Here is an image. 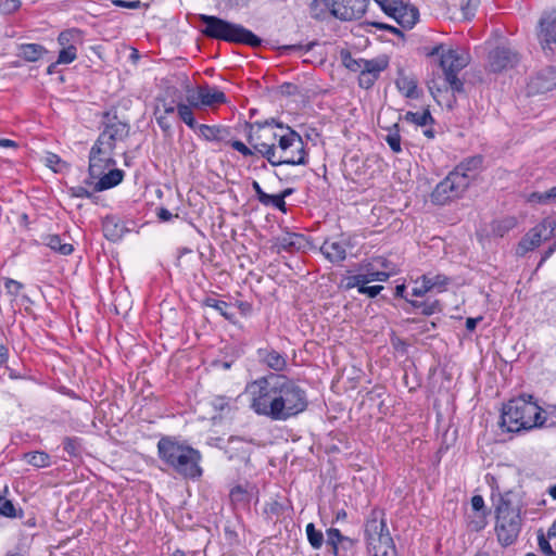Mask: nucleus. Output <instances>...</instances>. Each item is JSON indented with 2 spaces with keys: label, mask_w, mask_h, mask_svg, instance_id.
<instances>
[{
  "label": "nucleus",
  "mask_w": 556,
  "mask_h": 556,
  "mask_svg": "<svg viewBox=\"0 0 556 556\" xmlns=\"http://www.w3.org/2000/svg\"><path fill=\"white\" fill-rule=\"evenodd\" d=\"M245 392L250 408L274 421L289 420L308 407L306 390L286 375L270 372L260 377L247 384Z\"/></svg>",
  "instance_id": "1"
},
{
  "label": "nucleus",
  "mask_w": 556,
  "mask_h": 556,
  "mask_svg": "<svg viewBox=\"0 0 556 556\" xmlns=\"http://www.w3.org/2000/svg\"><path fill=\"white\" fill-rule=\"evenodd\" d=\"M555 425L547 424L545 412L533 401L532 395H521L503 405L500 421L503 431L519 433Z\"/></svg>",
  "instance_id": "2"
},
{
  "label": "nucleus",
  "mask_w": 556,
  "mask_h": 556,
  "mask_svg": "<svg viewBox=\"0 0 556 556\" xmlns=\"http://www.w3.org/2000/svg\"><path fill=\"white\" fill-rule=\"evenodd\" d=\"M160 460L175 473L189 480H199L203 475L199 450L179 442L175 437L164 435L157 442Z\"/></svg>",
  "instance_id": "3"
},
{
  "label": "nucleus",
  "mask_w": 556,
  "mask_h": 556,
  "mask_svg": "<svg viewBox=\"0 0 556 556\" xmlns=\"http://www.w3.org/2000/svg\"><path fill=\"white\" fill-rule=\"evenodd\" d=\"M201 34L210 39L257 48L262 39L241 24H236L215 15L200 14Z\"/></svg>",
  "instance_id": "4"
},
{
  "label": "nucleus",
  "mask_w": 556,
  "mask_h": 556,
  "mask_svg": "<svg viewBox=\"0 0 556 556\" xmlns=\"http://www.w3.org/2000/svg\"><path fill=\"white\" fill-rule=\"evenodd\" d=\"M513 492L498 493L492 500L495 506V532L502 546H509L517 540L521 530L520 507L513 502Z\"/></svg>",
  "instance_id": "5"
},
{
  "label": "nucleus",
  "mask_w": 556,
  "mask_h": 556,
  "mask_svg": "<svg viewBox=\"0 0 556 556\" xmlns=\"http://www.w3.org/2000/svg\"><path fill=\"white\" fill-rule=\"evenodd\" d=\"M276 128L279 129V134L275 147V163L270 165H306L307 152L300 134L282 123H276Z\"/></svg>",
  "instance_id": "6"
},
{
  "label": "nucleus",
  "mask_w": 556,
  "mask_h": 556,
  "mask_svg": "<svg viewBox=\"0 0 556 556\" xmlns=\"http://www.w3.org/2000/svg\"><path fill=\"white\" fill-rule=\"evenodd\" d=\"M369 0H313L309 13L314 20L323 21L329 13L340 21L361 18L368 7Z\"/></svg>",
  "instance_id": "7"
},
{
  "label": "nucleus",
  "mask_w": 556,
  "mask_h": 556,
  "mask_svg": "<svg viewBox=\"0 0 556 556\" xmlns=\"http://www.w3.org/2000/svg\"><path fill=\"white\" fill-rule=\"evenodd\" d=\"M276 119L270 118L264 122L245 123L247 141L254 151L265 157L269 164H274L275 147L279 129L276 127Z\"/></svg>",
  "instance_id": "8"
},
{
  "label": "nucleus",
  "mask_w": 556,
  "mask_h": 556,
  "mask_svg": "<svg viewBox=\"0 0 556 556\" xmlns=\"http://www.w3.org/2000/svg\"><path fill=\"white\" fill-rule=\"evenodd\" d=\"M469 62V54L463 50L448 49L441 54L440 66L443 71L444 81L454 96L465 93V84L464 80L458 77V74Z\"/></svg>",
  "instance_id": "9"
},
{
  "label": "nucleus",
  "mask_w": 556,
  "mask_h": 556,
  "mask_svg": "<svg viewBox=\"0 0 556 556\" xmlns=\"http://www.w3.org/2000/svg\"><path fill=\"white\" fill-rule=\"evenodd\" d=\"M469 187V180L457 172H451L442 181H440L431 193V201L437 205L458 199Z\"/></svg>",
  "instance_id": "10"
},
{
  "label": "nucleus",
  "mask_w": 556,
  "mask_h": 556,
  "mask_svg": "<svg viewBox=\"0 0 556 556\" xmlns=\"http://www.w3.org/2000/svg\"><path fill=\"white\" fill-rule=\"evenodd\" d=\"M103 119V129L96 142L113 152L118 142L125 141L129 137L130 126L118 119L116 114L111 115L109 112L104 113Z\"/></svg>",
  "instance_id": "11"
},
{
  "label": "nucleus",
  "mask_w": 556,
  "mask_h": 556,
  "mask_svg": "<svg viewBox=\"0 0 556 556\" xmlns=\"http://www.w3.org/2000/svg\"><path fill=\"white\" fill-rule=\"evenodd\" d=\"M555 229L556 222L552 217L544 218L521 238L516 248V254L525 256L528 252L533 251L541 242L553 238Z\"/></svg>",
  "instance_id": "12"
},
{
  "label": "nucleus",
  "mask_w": 556,
  "mask_h": 556,
  "mask_svg": "<svg viewBox=\"0 0 556 556\" xmlns=\"http://www.w3.org/2000/svg\"><path fill=\"white\" fill-rule=\"evenodd\" d=\"M186 91L187 102L193 105L194 109L202 106L212 108L227 102V97L222 90L207 84L198 86L197 90L187 85Z\"/></svg>",
  "instance_id": "13"
},
{
  "label": "nucleus",
  "mask_w": 556,
  "mask_h": 556,
  "mask_svg": "<svg viewBox=\"0 0 556 556\" xmlns=\"http://www.w3.org/2000/svg\"><path fill=\"white\" fill-rule=\"evenodd\" d=\"M539 42L548 58L556 55V10L544 13L539 22Z\"/></svg>",
  "instance_id": "14"
},
{
  "label": "nucleus",
  "mask_w": 556,
  "mask_h": 556,
  "mask_svg": "<svg viewBox=\"0 0 556 556\" xmlns=\"http://www.w3.org/2000/svg\"><path fill=\"white\" fill-rule=\"evenodd\" d=\"M381 10L404 28H412L419 18L418 9L403 0H391L384 5L382 4Z\"/></svg>",
  "instance_id": "15"
},
{
  "label": "nucleus",
  "mask_w": 556,
  "mask_h": 556,
  "mask_svg": "<svg viewBox=\"0 0 556 556\" xmlns=\"http://www.w3.org/2000/svg\"><path fill=\"white\" fill-rule=\"evenodd\" d=\"M520 61L519 54L507 47H496L489 52L488 68L492 73H502L514 68Z\"/></svg>",
  "instance_id": "16"
},
{
  "label": "nucleus",
  "mask_w": 556,
  "mask_h": 556,
  "mask_svg": "<svg viewBox=\"0 0 556 556\" xmlns=\"http://www.w3.org/2000/svg\"><path fill=\"white\" fill-rule=\"evenodd\" d=\"M115 165L116 161L113 157V152L108 151L105 148L94 142L89 152V178L94 179L101 176L105 169H109Z\"/></svg>",
  "instance_id": "17"
},
{
  "label": "nucleus",
  "mask_w": 556,
  "mask_h": 556,
  "mask_svg": "<svg viewBox=\"0 0 556 556\" xmlns=\"http://www.w3.org/2000/svg\"><path fill=\"white\" fill-rule=\"evenodd\" d=\"M349 248H352L351 239L340 235L326 239L320 247V252L331 263H340L346 258Z\"/></svg>",
  "instance_id": "18"
},
{
  "label": "nucleus",
  "mask_w": 556,
  "mask_h": 556,
  "mask_svg": "<svg viewBox=\"0 0 556 556\" xmlns=\"http://www.w3.org/2000/svg\"><path fill=\"white\" fill-rule=\"evenodd\" d=\"M365 541L370 556H397L390 531L366 538Z\"/></svg>",
  "instance_id": "19"
},
{
  "label": "nucleus",
  "mask_w": 556,
  "mask_h": 556,
  "mask_svg": "<svg viewBox=\"0 0 556 556\" xmlns=\"http://www.w3.org/2000/svg\"><path fill=\"white\" fill-rule=\"evenodd\" d=\"M224 451L228 459L247 464L252 453L251 442L239 437H230Z\"/></svg>",
  "instance_id": "20"
},
{
  "label": "nucleus",
  "mask_w": 556,
  "mask_h": 556,
  "mask_svg": "<svg viewBox=\"0 0 556 556\" xmlns=\"http://www.w3.org/2000/svg\"><path fill=\"white\" fill-rule=\"evenodd\" d=\"M256 356L262 365L276 372H281L287 368V355L270 346L257 349Z\"/></svg>",
  "instance_id": "21"
},
{
  "label": "nucleus",
  "mask_w": 556,
  "mask_h": 556,
  "mask_svg": "<svg viewBox=\"0 0 556 556\" xmlns=\"http://www.w3.org/2000/svg\"><path fill=\"white\" fill-rule=\"evenodd\" d=\"M389 531L387 526L386 513L380 508H372L365 521V539L379 535Z\"/></svg>",
  "instance_id": "22"
},
{
  "label": "nucleus",
  "mask_w": 556,
  "mask_h": 556,
  "mask_svg": "<svg viewBox=\"0 0 556 556\" xmlns=\"http://www.w3.org/2000/svg\"><path fill=\"white\" fill-rule=\"evenodd\" d=\"M125 173L118 168H111L108 173H103L97 177L99 180L93 184L92 179L88 178L85 180L87 186L93 185V191H103L119 185L124 179Z\"/></svg>",
  "instance_id": "23"
},
{
  "label": "nucleus",
  "mask_w": 556,
  "mask_h": 556,
  "mask_svg": "<svg viewBox=\"0 0 556 556\" xmlns=\"http://www.w3.org/2000/svg\"><path fill=\"white\" fill-rule=\"evenodd\" d=\"M531 86L536 92H547L556 88V66H546L539 71Z\"/></svg>",
  "instance_id": "24"
},
{
  "label": "nucleus",
  "mask_w": 556,
  "mask_h": 556,
  "mask_svg": "<svg viewBox=\"0 0 556 556\" xmlns=\"http://www.w3.org/2000/svg\"><path fill=\"white\" fill-rule=\"evenodd\" d=\"M199 135L206 141H215V142H228V138L231 137V130L229 127L222 125H205L200 124L198 129L195 130Z\"/></svg>",
  "instance_id": "25"
},
{
  "label": "nucleus",
  "mask_w": 556,
  "mask_h": 556,
  "mask_svg": "<svg viewBox=\"0 0 556 556\" xmlns=\"http://www.w3.org/2000/svg\"><path fill=\"white\" fill-rule=\"evenodd\" d=\"M125 226L121 218L115 215H108L102 220L103 235L108 240L112 242L121 240L125 233Z\"/></svg>",
  "instance_id": "26"
},
{
  "label": "nucleus",
  "mask_w": 556,
  "mask_h": 556,
  "mask_svg": "<svg viewBox=\"0 0 556 556\" xmlns=\"http://www.w3.org/2000/svg\"><path fill=\"white\" fill-rule=\"evenodd\" d=\"M304 236L295 232H287L285 236L275 239L274 248L279 252L280 250L287 252L298 251L302 247Z\"/></svg>",
  "instance_id": "27"
},
{
  "label": "nucleus",
  "mask_w": 556,
  "mask_h": 556,
  "mask_svg": "<svg viewBox=\"0 0 556 556\" xmlns=\"http://www.w3.org/2000/svg\"><path fill=\"white\" fill-rule=\"evenodd\" d=\"M419 282L425 283V286L428 289V292L430 291H437L439 293L446 290L447 286L451 282V278H448L445 275L438 274V275H431V274H425L419 279L416 280V285Z\"/></svg>",
  "instance_id": "28"
},
{
  "label": "nucleus",
  "mask_w": 556,
  "mask_h": 556,
  "mask_svg": "<svg viewBox=\"0 0 556 556\" xmlns=\"http://www.w3.org/2000/svg\"><path fill=\"white\" fill-rule=\"evenodd\" d=\"M483 157L481 155H475L463 160L452 172L463 174L471 182L475 174L482 166Z\"/></svg>",
  "instance_id": "29"
},
{
  "label": "nucleus",
  "mask_w": 556,
  "mask_h": 556,
  "mask_svg": "<svg viewBox=\"0 0 556 556\" xmlns=\"http://www.w3.org/2000/svg\"><path fill=\"white\" fill-rule=\"evenodd\" d=\"M395 85L399 91L406 98L418 99L420 97L417 80L414 77L400 73Z\"/></svg>",
  "instance_id": "30"
},
{
  "label": "nucleus",
  "mask_w": 556,
  "mask_h": 556,
  "mask_svg": "<svg viewBox=\"0 0 556 556\" xmlns=\"http://www.w3.org/2000/svg\"><path fill=\"white\" fill-rule=\"evenodd\" d=\"M410 308H404L405 312L410 313L413 311H417L425 316H430L435 313H440L442 311V305L439 300L429 301H418V300H407Z\"/></svg>",
  "instance_id": "31"
},
{
  "label": "nucleus",
  "mask_w": 556,
  "mask_h": 556,
  "mask_svg": "<svg viewBox=\"0 0 556 556\" xmlns=\"http://www.w3.org/2000/svg\"><path fill=\"white\" fill-rule=\"evenodd\" d=\"M47 53V49L39 43H23L18 48V56L27 62H36Z\"/></svg>",
  "instance_id": "32"
},
{
  "label": "nucleus",
  "mask_w": 556,
  "mask_h": 556,
  "mask_svg": "<svg viewBox=\"0 0 556 556\" xmlns=\"http://www.w3.org/2000/svg\"><path fill=\"white\" fill-rule=\"evenodd\" d=\"M389 61L386 56H380L371 60L364 59L359 73L380 76L381 72L387 70Z\"/></svg>",
  "instance_id": "33"
},
{
  "label": "nucleus",
  "mask_w": 556,
  "mask_h": 556,
  "mask_svg": "<svg viewBox=\"0 0 556 556\" xmlns=\"http://www.w3.org/2000/svg\"><path fill=\"white\" fill-rule=\"evenodd\" d=\"M42 239L47 247L61 255H70L74 251V247L71 243H63L59 235H47Z\"/></svg>",
  "instance_id": "34"
},
{
  "label": "nucleus",
  "mask_w": 556,
  "mask_h": 556,
  "mask_svg": "<svg viewBox=\"0 0 556 556\" xmlns=\"http://www.w3.org/2000/svg\"><path fill=\"white\" fill-rule=\"evenodd\" d=\"M83 41V31L78 28H71L60 33L58 42L62 48L76 47Z\"/></svg>",
  "instance_id": "35"
},
{
  "label": "nucleus",
  "mask_w": 556,
  "mask_h": 556,
  "mask_svg": "<svg viewBox=\"0 0 556 556\" xmlns=\"http://www.w3.org/2000/svg\"><path fill=\"white\" fill-rule=\"evenodd\" d=\"M203 306L212 307L216 309L223 317H225L227 320L232 321L233 320V313L230 312L231 305L225 301L217 300L212 296H206L202 301Z\"/></svg>",
  "instance_id": "36"
},
{
  "label": "nucleus",
  "mask_w": 556,
  "mask_h": 556,
  "mask_svg": "<svg viewBox=\"0 0 556 556\" xmlns=\"http://www.w3.org/2000/svg\"><path fill=\"white\" fill-rule=\"evenodd\" d=\"M193 105H191L189 102L186 104L184 102H179L176 105L177 113L179 118L192 130H197L200 124L197 123L193 112H192Z\"/></svg>",
  "instance_id": "37"
},
{
  "label": "nucleus",
  "mask_w": 556,
  "mask_h": 556,
  "mask_svg": "<svg viewBox=\"0 0 556 556\" xmlns=\"http://www.w3.org/2000/svg\"><path fill=\"white\" fill-rule=\"evenodd\" d=\"M23 460L36 468H45L50 465V455L43 451H34L24 453Z\"/></svg>",
  "instance_id": "38"
},
{
  "label": "nucleus",
  "mask_w": 556,
  "mask_h": 556,
  "mask_svg": "<svg viewBox=\"0 0 556 556\" xmlns=\"http://www.w3.org/2000/svg\"><path fill=\"white\" fill-rule=\"evenodd\" d=\"M213 408L220 414V417L229 415L236 409L235 400L224 395H217L212 400Z\"/></svg>",
  "instance_id": "39"
},
{
  "label": "nucleus",
  "mask_w": 556,
  "mask_h": 556,
  "mask_svg": "<svg viewBox=\"0 0 556 556\" xmlns=\"http://www.w3.org/2000/svg\"><path fill=\"white\" fill-rule=\"evenodd\" d=\"M63 448L72 458H81L83 444L81 439L77 437H65L63 439Z\"/></svg>",
  "instance_id": "40"
},
{
  "label": "nucleus",
  "mask_w": 556,
  "mask_h": 556,
  "mask_svg": "<svg viewBox=\"0 0 556 556\" xmlns=\"http://www.w3.org/2000/svg\"><path fill=\"white\" fill-rule=\"evenodd\" d=\"M405 121L414 123L418 126H427L434 123V119L428 109L422 112H407Z\"/></svg>",
  "instance_id": "41"
},
{
  "label": "nucleus",
  "mask_w": 556,
  "mask_h": 556,
  "mask_svg": "<svg viewBox=\"0 0 556 556\" xmlns=\"http://www.w3.org/2000/svg\"><path fill=\"white\" fill-rule=\"evenodd\" d=\"M359 271H364L367 283L371 281H386L390 276L386 271L376 270L371 263L361 264Z\"/></svg>",
  "instance_id": "42"
},
{
  "label": "nucleus",
  "mask_w": 556,
  "mask_h": 556,
  "mask_svg": "<svg viewBox=\"0 0 556 556\" xmlns=\"http://www.w3.org/2000/svg\"><path fill=\"white\" fill-rule=\"evenodd\" d=\"M326 544L331 547V554L333 556H339V545L346 536L337 528H329L326 531Z\"/></svg>",
  "instance_id": "43"
},
{
  "label": "nucleus",
  "mask_w": 556,
  "mask_h": 556,
  "mask_svg": "<svg viewBox=\"0 0 556 556\" xmlns=\"http://www.w3.org/2000/svg\"><path fill=\"white\" fill-rule=\"evenodd\" d=\"M305 532L309 545L314 549L321 548L324 542H326L324 533L320 530L316 529L315 525L312 522L306 526Z\"/></svg>",
  "instance_id": "44"
},
{
  "label": "nucleus",
  "mask_w": 556,
  "mask_h": 556,
  "mask_svg": "<svg viewBox=\"0 0 556 556\" xmlns=\"http://www.w3.org/2000/svg\"><path fill=\"white\" fill-rule=\"evenodd\" d=\"M517 226V219L515 217H505L497 220L492 226V231L497 237H504L508 231Z\"/></svg>",
  "instance_id": "45"
},
{
  "label": "nucleus",
  "mask_w": 556,
  "mask_h": 556,
  "mask_svg": "<svg viewBox=\"0 0 556 556\" xmlns=\"http://www.w3.org/2000/svg\"><path fill=\"white\" fill-rule=\"evenodd\" d=\"M384 140L394 153H400L402 151L400 126L397 123L394 124L392 128H390L389 134L386 136Z\"/></svg>",
  "instance_id": "46"
},
{
  "label": "nucleus",
  "mask_w": 556,
  "mask_h": 556,
  "mask_svg": "<svg viewBox=\"0 0 556 556\" xmlns=\"http://www.w3.org/2000/svg\"><path fill=\"white\" fill-rule=\"evenodd\" d=\"M529 200L539 204L556 203V186L544 192H532Z\"/></svg>",
  "instance_id": "47"
},
{
  "label": "nucleus",
  "mask_w": 556,
  "mask_h": 556,
  "mask_svg": "<svg viewBox=\"0 0 556 556\" xmlns=\"http://www.w3.org/2000/svg\"><path fill=\"white\" fill-rule=\"evenodd\" d=\"M341 61L343 65L352 72H361L362 62L364 59H354L349 50H341Z\"/></svg>",
  "instance_id": "48"
},
{
  "label": "nucleus",
  "mask_w": 556,
  "mask_h": 556,
  "mask_svg": "<svg viewBox=\"0 0 556 556\" xmlns=\"http://www.w3.org/2000/svg\"><path fill=\"white\" fill-rule=\"evenodd\" d=\"M262 204L265 206H273L282 213L287 212L286 201L281 198V195L279 193L278 194H268L267 193L266 197L264 198Z\"/></svg>",
  "instance_id": "49"
},
{
  "label": "nucleus",
  "mask_w": 556,
  "mask_h": 556,
  "mask_svg": "<svg viewBox=\"0 0 556 556\" xmlns=\"http://www.w3.org/2000/svg\"><path fill=\"white\" fill-rule=\"evenodd\" d=\"M77 58V47H65L62 48L59 52L56 63L59 64H70L74 62Z\"/></svg>",
  "instance_id": "50"
},
{
  "label": "nucleus",
  "mask_w": 556,
  "mask_h": 556,
  "mask_svg": "<svg viewBox=\"0 0 556 556\" xmlns=\"http://www.w3.org/2000/svg\"><path fill=\"white\" fill-rule=\"evenodd\" d=\"M0 515L8 518L17 517V510L11 500L0 494Z\"/></svg>",
  "instance_id": "51"
},
{
  "label": "nucleus",
  "mask_w": 556,
  "mask_h": 556,
  "mask_svg": "<svg viewBox=\"0 0 556 556\" xmlns=\"http://www.w3.org/2000/svg\"><path fill=\"white\" fill-rule=\"evenodd\" d=\"M229 496L233 504L249 503V494L242 485H236L232 488Z\"/></svg>",
  "instance_id": "52"
},
{
  "label": "nucleus",
  "mask_w": 556,
  "mask_h": 556,
  "mask_svg": "<svg viewBox=\"0 0 556 556\" xmlns=\"http://www.w3.org/2000/svg\"><path fill=\"white\" fill-rule=\"evenodd\" d=\"M67 192L73 198H86V199H93V194L97 191L89 190L85 186H71L67 188Z\"/></svg>",
  "instance_id": "53"
},
{
  "label": "nucleus",
  "mask_w": 556,
  "mask_h": 556,
  "mask_svg": "<svg viewBox=\"0 0 556 556\" xmlns=\"http://www.w3.org/2000/svg\"><path fill=\"white\" fill-rule=\"evenodd\" d=\"M226 143L229 144L233 150L238 151L245 157L252 156V155H254V153H256L252 147H248L240 140H231V138H228V142H226Z\"/></svg>",
  "instance_id": "54"
},
{
  "label": "nucleus",
  "mask_w": 556,
  "mask_h": 556,
  "mask_svg": "<svg viewBox=\"0 0 556 556\" xmlns=\"http://www.w3.org/2000/svg\"><path fill=\"white\" fill-rule=\"evenodd\" d=\"M538 543L541 552L546 556H556V552L553 549L548 542V538L540 531L538 534Z\"/></svg>",
  "instance_id": "55"
},
{
  "label": "nucleus",
  "mask_w": 556,
  "mask_h": 556,
  "mask_svg": "<svg viewBox=\"0 0 556 556\" xmlns=\"http://www.w3.org/2000/svg\"><path fill=\"white\" fill-rule=\"evenodd\" d=\"M357 540L352 538H344V540L339 545V556H348L349 553L353 554L356 547Z\"/></svg>",
  "instance_id": "56"
},
{
  "label": "nucleus",
  "mask_w": 556,
  "mask_h": 556,
  "mask_svg": "<svg viewBox=\"0 0 556 556\" xmlns=\"http://www.w3.org/2000/svg\"><path fill=\"white\" fill-rule=\"evenodd\" d=\"M486 513H475V517L469 521L471 531H481L486 526Z\"/></svg>",
  "instance_id": "57"
},
{
  "label": "nucleus",
  "mask_w": 556,
  "mask_h": 556,
  "mask_svg": "<svg viewBox=\"0 0 556 556\" xmlns=\"http://www.w3.org/2000/svg\"><path fill=\"white\" fill-rule=\"evenodd\" d=\"M112 3L118 8L131 9V10L148 8V4L142 3L140 0H112Z\"/></svg>",
  "instance_id": "58"
},
{
  "label": "nucleus",
  "mask_w": 556,
  "mask_h": 556,
  "mask_svg": "<svg viewBox=\"0 0 556 556\" xmlns=\"http://www.w3.org/2000/svg\"><path fill=\"white\" fill-rule=\"evenodd\" d=\"M367 285V280L364 276V271H361L357 275L350 276L346 278V289L357 288L359 291L361 286Z\"/></svg>",
  "instance_id": "59"
},
{
  "label": "nucleus",
  "mask_w": 556,
  "mask_h": 556,
  "mask_svg": "<svg viewBox=\"0 0 556 556\" xmlns=\"http://www.w3.org/2000/svg\"><path fill=\"white\" fill-rule=\"evenodd\" d=\"M315 42H309L307 45H287L279 48L281 53L291 52V51H300V52H308L313 49Z\"/></svg>",
  "instance_id": "60"
},
{
  "label": "nucleus",
  "mask_w": 556,
  "mask_h": 556,
  "mask_svg": "<svg viewBox=\"0 0 556 556\" xmlns=\"http://www.w3.org/2000/svg\"><path fill=\"white\" fill-rule=\"evenodd\" d=\"M378 78L379 76L377 75L371 76L370 74L359 73L358 86L363 89H369L375 85Z\"/></svg>",
  "instance_id": "61"
},
{
  "label": "nucleus",
  "mask_w": 556,
  "mask_h": 556,
  "mask_svg": "<svg viewBox=\"0 0 556 556\" xmlns=\"http://www.w3.org/2000/svg\"><path fill=\"white\" fill-rule=\"evenodd\" d=\"M21 8L20 0H0V11L10 14L17 11Z\"/></svg>",
  "instance_id": "62"
},
{
  "label": "nucleus",
  "mask_w": 556,
  "mask_h": 556,
  "mask_svg": "<svg viewBox=\"0 0 556 556\" xmlns=\"http://www.w3.org/2000/svg\"><path fill=\"white\" fill-rule=\"evenodd\" d=\"M4 287L8 293L12 295H17L20 291L23 289V285L20 281H16L11 278H7L4 281Z\"/></svg>",
  "instance_id": "63"
},
{
  "label": "nucleus",
  "mask_w": 556,
  "mask_h": 556,
  "mask_svg": "<svg viewBox=\"0 0 556 556\" xmlns=\"http://www.w3.org/2000/svg\"><path fill=\"white\" fill-rule=\"evenodd\" d=\"M383 290V287L380 286V285H376V286H370V287H367L366 285H363L361 286L359 288V293L361 294H366L368 295L369 298H375L377 296L381 291Z\"/></svg>",
  "instance_id": "64"
}]
</instances>
